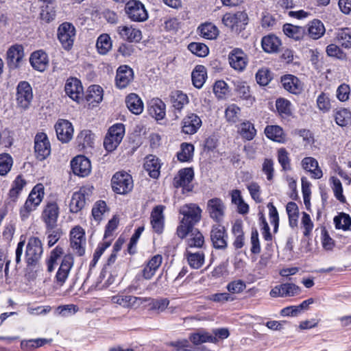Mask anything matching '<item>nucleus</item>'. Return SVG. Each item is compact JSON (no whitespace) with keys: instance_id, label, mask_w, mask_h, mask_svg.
<instances>
[{"instance_id":"2","label":"nucleus","mask_w":351,"mask_h":351,"mask_svg":"<svg viewBox=\"0 0 351 351\" xmlns=\"http://www.w3.org/2000/svg\"><path fill=\"white\" fill-rule=\"evenodd\" d=\"M60 208L56 200H46L43 206L40 219L45 224V229L55 228L58 226V220Z\"/></svg>"},{"instance_id":"7","label":"nucleus","mask_w":351,"mask_h":351,"mask_svg":"<svg viewBox=\"0 0 351 351\" xmlns=\"http://www.w3.org/2000/svg\"><path fill=\"white\" fill-rule=\"evenodd\" d=\"M125 11L128 17L132 21L143 22L148 19V13L145 5L138 0L127 2Z\"/></svg>"},{"instance_id":"41","label":"nucleus","mask_w":351,"mask_h":351,"mask_svg":"<svg viewBox=\"0 0 351 351\" xmlns=\"http://www.w3.org/2000/svg\"><path fill=\"white\" fill-rule=\"evenodd\" d=\"M171 101L173 108L180 112L184 106L189 104V101L186 94L181 90H176L172 92L171 95Z\"/></svg>"},{"instance_id":"50","label":"nucleus","mask_w":351,"mask_h":351,"mask_svg":"<svg viewBox=\"0 0 351 351\" xmlns=\"http://www.w3.org/2000/svg\"><path fill=\"white\" fill-rule=\"evenodd\" d=\"M96 47L100 54H106L112 47L110 37L106 34L100 35L97 38Z\"/></svg>"},{"instance_id":"6","label":"nucleus","mask_w":351,"mask_h":351,"mask_svg":"<svg viewBox=\"0 0 351 351\" xmlns=\"http://www.w3.org/2000/svg\"><path fill=\"white\" fill-rule=\"evenodd\" d=\"M70 246L77 256H83L85 253L86 239L85 231L80 226H75L70 232Z\"/></svg>"},{"instance_id":"19","label":"nucleus","mask_w":351,"mask_h":351,"mask_svg":"<svg viewBox=\"0 0 351 351\" xmlns=\"http://www.w3.org/2000/svg\"><path fill=\"white\" fill-rule=\"evenodd\" d=\"M230 65L236 71H242L247 64V56L239 48L232 49L228 56Z\"/></svg>"},{"instance_id":"40","label":"nucleus","mask_w":351,"mask_h":351,"mask_svg":"<svg viewBox=\"0 0 351 351\" xmlns=\"http://www.w3.org/2000/svg\"><path fill=\"white\" fill-rule=\"evenodd\" d=\"M206 69L203 65H197L191 73L193 84L195 87L200 88L203 86L206 77Z\"/></svg>"},{"instance_id":"38","label":"nucleus","mask_w":351,"mask_h":351,"mask_svg":"<svg viewBox=\"0 0 351 351\" xmlns=\"http://www.w3.org/2000/svg\"><path fill=\"white\" fill-rule=\"evenodd\" d=\"M262 47L267 53H275L279 49L281 45L280 40L274 35L264 36L262 39Z\"/></svg>"},{"instance_id":"5","label":"nucleus","mask_w":351,"mask_h":351,"mask_svg":"<svg viewBox=\"0 0 351 351\" xmlns=\"http://www.w3.org/2000/svg\"><path fill=\"white\" fill-rule=\"evenodd\" d=\"M111 184L113 191L121 195H125L133 189L132 176L126 172H117L112 178Z\"/></svg>"},{"instance_id":"53","label":"nucleus","mask_w":351,"mask_h":351,"mask_svg":"<svg viewBox=\"0 0 351 351\" xmlns=\"http://www.w3.org/2000/svg\"><path fill=\"white\" fill-rule=\"evenodd\" d=\"M241 115V109L236 104L229 105L225 110V117L230 123H235L239 121Z\"/></svg>"},{"instance_id":"20","label":"nucleus","mask_w":351,"mask_h":351,"mask_svg":"<svg viewBox=\"0 0 351 351\" xmlns=\"http://www.w3.org/2000/svg\"><path fill=\"white\" fill-rule=\"evenodd\" d=\"M202 119L197 114L189 113L182 121V131L186 134H194L202 126Z\"/></svg>"},{"instance_id":"10","label":"nucleus","mask_w":351,"mask_h":351,"mask_svg":"<svg viewBox=\"0 0 351 351\" xmlns=\"http://www.w3.org/2000/svg\"><path fill=\"white\" fill-rule=\"evenodd\" d=\"M16 97L17 104L20 108L23 109L29 108L33 99V93L32 88L27 82H19L16 88Z\"/></svg>"},{"instance_id":"47","label":"nucleus","mask_w":351,"mask_h":351,"mask_svg":"<svg viewBox=\"0 0 351 351\" xmlns=\"http://www.w3.org/2000/svg\"><path fill=\"white\" fill-rule=\"evenodd\" d=\"M52 342V339L38 338L29 340H23L21 342V348L23 350H30L40 348Z\"/></svg>"},{"instance_id":"49","label":"nucleus","mask_w":351,"mask_h":351,"mask_svg":"<svg viewBox=\"0 0 351 351\" xmlns=\"http://www.w3.org/2000/svg\"><path fill=\"white\" fill-rule=\"evenodd\" d=\"M198 30L202 37L208 40L215 39L219 32L217 27L210 23L200 25Z\"/></svg>"},{"instance_id":"46","label":"nucleus","mask_w":351,"mask_h":351,"mask_svg":"<svg viewBox=\"0 0 351 351\" xmlns=\"http://www.w3.org/2000/svg\"><path fill=\"white\" fill-rule=\"evenodd\" d=\"M186 256L189 265L193 269L200 268L204 263V254L202 252H191L186 250Z\"/></svg>"},{"instance_id":"8","label":"nucleus","mask_w":351,"mask_h":351,"mask_svg":"<svg viewBox=\"0 0 351 351\" xmlns=\"http://www.w3.org/2000/svg\"><path fill=\"white\" fill-rule=\"evenodd\" d=\"M210 238L214 248L221 250L226 249L228 235L223 226L221 224L212 226Z\"/></svg>"},{"instance_id":"62","label":"nucleus","mask_w":351,"mask_h":351,"mask_svg":"<svg viewBox=\"0 0 351 351\" xmlns=\"http://www.w3.org/2000/svg\"><path fill=\"white\" fill-rule=\"evenodd\" d=\"M89 93L87 99L91 102L99 103L103 99V90L98 85H93L89 87Z\"/></svg>"},{"instance_id":"27","label":"nucleus","mask_w":351,"mask_h":351,"mask_svg":"<svg viewBox=\"0 0 351 351\" xmlns=\"http://www.w3.org/2000/svg\"><path fill=\"white\" fill-rule=\"evenodd\" d=\"M162 262V257L156 254L148 260L141 271V275L145 280H150L156 274Z\"/></svg>"},{"instance_id":"22","label":"nucleus","mask_w":351,"mask_h":351,"mask_svg":"<svg viewBox=\"0 0 351 351\" xmlns=\"http://www.w3.org/2000/svg\"><path fill=\"white\" fill-rule=\"evenodd\" d=\"M73 173L81 177L87 176L91 170L90 160L84 156H77L71 162Z\"/></svg>"},{"instance_id":"21","label":"nucleus","mask_w":351,"mask_h":351,"mask_svg":"<svg viewBox=\"0 0 351 351\" xmlns=\"http://www.w3.org/2000/svg\"><path fill=\"white\" fill-rule=\"evenodd\" d=\"M180 213L183 215L182 219L195 225L201 219L202 209L195 204H184L180 208Z\"/></svg>"},{"instance_id":"23","label":"nucleus","mask_w":351,"mask_h":351,"mask_svg":"<svg viewBox=\"0 0 351 351\" xmlns=\"http://www.w3.org/2000/svg\"><path fill=\"white\" fill-rule=\"evenodd\" d=\"M300 289L293 283H284L275 286L269 293L273 298L276 297H291L299 294Z\"/></svg>"},{"instance_id":"18","label":"nucleus","mask_w":351,"mask_h":351,"mask_svg":"<svg viewBox=\"0 0 351 351\" xmlns=\"http://www.w3.org/2000/svg\"><path fill=\"white\" fill-rule=\"evenodd\" d=\"M24 57V49L21 45L11 46L7 51L8 66L15 69L21 66Z\"/></svg>"},{"instance_id":"48","label":"nucleus","mask_w":351,"mask_h":351,"mask_svg":"<svg viewBox=\"0 0 351 351\" xmlns=\"http://www.w3.org/2000/svg\"><path fill=\"white\" fill-rule=\"evenodd\" d=\"M283 32L288 37L292 38L295 40H300L302 38L305 29L302 27L285 24L283 25Z\"/></svg>"},{"instance_id":"61","label":"nucleus","mask_w":351,"mask_h":351,"mask_svg":"<svg viewBox=\"0 0 351 351\" xmlns=\"http://www.w3.org/2000/svg\"><path fill=\"white\" fill-rule=\"evenodd\" d=\"M188 49L199 57H205L209 52L208 47L205 44L200 43H191L189 45Z\"/></svg>"},{"instance_id":"11","label":"nucleus","mask_w":351,"mask_h":351,"mask_svg":"<svg viewBox=\"0 0 351 351\" xmlns=\"http://www.w3.org/2000/svg\"><path fill=\"white\" fill-rule=\"evenodd\" d=\"M247 14L241 11L235 13H227L222 18L223 23L236 32L243 29L247 24Z\"/></svg>"},{"instance_id":"37","label":"nucleus","mask_w":351,"mask_h":351,"mask_svg":"<svg viewBox=\"0 0 351 351\" xmlns=\"http://www.w3.org/2000/svg\"><path fill=\"white\" fill-rule=\"evenodd\" d=\"M265 136L276 142L283 143L286 141V135L282 128L278 125H267L265 128Z\"/></svg>"},{"instance_id":"64","label":"nucleus","mask_w":351,"mask_h":351,"mask_svg":"<svg viewBox=\"0 0 351 351\" xmlns=\"http://www.w3.org/2000/svg\"><path fill=\"white\" fill-rule=\"evenodd\" d=\"M77 311L78 307L75 304L61 305L56 308V314L65 317L74 315Z\"/></svg>"},{"instance_id":"32","label":"nucleus","mask_w":351,"mask_h":351,"mask_svg":"<svg viewBox=\"0 0 351 351\" xmlns=\"http://www.w3.org/2000/svg\"><path fill=\"white\" fill-rule=\"evenodd\" d=\"M302 167L311 173V178L319 179L322 177L323 173L319 167L317 160L313 157H306L302 160Z\"/></svg>"},{"instance_id":"1","label":"nucleus","mask_w":351,"mask_h":351,"mask_svg":"<svg viewBox=\"0 0 351 351\" xmlns=\"http://www.w3.org/2000/svg\"><path fill=\"white\" fill-rule=\"evenodd\" d=\"M45 195V188L42 184L34 186L24 205L20 209V217L23 221L27 219L30 214L36 210Z\"/></svg>"},{"instance_id":"60","label":"nucleus","mask_w":351,"mask_h":351,"mask_svg":"<svg viewBox=\"0 0 351 351\" xmlns=\"http://www.w3.org/2000/svg\"><path fill=\"white\" fill-rule=\"evenodd\" d=\"M317 106L324 113L328 112L331 109L330 99L328 94L322 93L317 98Z\"/></svg>"},{"instance_id":"24","label":"nucleus","mask_w":351,"mask_h":351,"mask_svg":"<svg viewBox=\"0 0 351 351\" xmlns=\"http://www.w3.org/2000/svg\"><path fill=\"white\" fill-rule=\"evenodd\" d=\"M111 301L125 308H138L143 302H147V299L133 295H114L111 298Z\"/></svg>"},{"instance_id":"44","label":"nucleus","mask_w":351,"mask_h":351,"mask_svg":"<svg viewBox=\"0 0 351 351\" xmlns=\"http://www.w3.org/2000/svg\"><path fill=\"white\" fill-rule=\"evenodd\" d=\"M64 250L62 247L58 245L51 252L49 258L46 261L47 271L52 272L56 265H58V261L62 256Z\"/></svg>"},{"instance_id":"4","label":"nucleus","mask_w":351,"mask_h":351,"mask_svg":"<svg viewBox=\"0 0 351 351\" xmlns=\"http://www.w3.org/2000/svg\"><path fill=\"white\" fill-rule=\"evenodd\" d=\"M125 134V127L122 123H116L111 126L104 141L105 149L110 152L114 151L121 143Z\"/></svg>"},{"instance_id":"15","label":"nucleus","mask_w":351,"mask_h":351,"mask_svg":"<svg viewBox=\"0 0 351 351\" xmlns=\"http://www.w3.org/2000/svg\"><path fill=\"white\" fill-rule=\"evenodd\" d=\"M93 187H82L77 192H75L71 197L69 204L70 211L73 213H77L80 211L86 204L85 195L92 193Z\"/></svg>"},{"instance_id":"45","label":"nucleus","mask_w":351,"mask_h":351,"mask_svg":"<svg viewBox=\"0 0 351 351\" xmlns=\"http://www.w3.org/2000/svg\"><path fill=\"white\" fill-rule=\"evenodd\" d=\"M334 118L336 123L345 127L351 124V112L346 108H340L334 112Z\"/></svg>"},{"instance_id":"34","label":"nucleus","mask_w":351,"mask_h":351,"mask_svg":"<svg viewBox=\"0 0 351 351\" xmlns=\"http://www.w3.org/2000/svg\"><path fill=\"white\" fill-rule=\"evenodd\" d=\"M144 169L150 177L158 178L160 175V163L158 158L154 156L149 155L145 158Z\"/></svg>"},{"instance_id":"63","label":"nucleus","mask_w":351,"mask_h":351,"mask_svg":"<svg viewBox=\"0 0 351 351\" xmlns=\"http://www.w3.org/2000/svg\"><path fill=\"white\" fill-rule=\"evenodd\" d=\"M107 206L104 201H97L93 206L92 209V215L94 219L99 222L104 213L106 211Z\"/></svg>"},{"instance_id":"30","label":"nucleus","mask_w":351,"mask_h":351,"mask_svg":"<svg viewBox=\"0 0 351 351\" xmlns=\"http://www.w3.org/2000/svg\"><path fill=\"white\" fill-rule=\"evenodd\" d=\"M281 82L284 88L292 94L298 95L302 91V82L293 75H287L282 77Z\"/></svg>"},{"instance_id":"12","label":"nucleus","mask_w":351,"mask_h":351,"mask_svg":"<svg viewBox=\"0 0 351 351\" xmlns=\"http://www.w3.org/2000/svg\"><path fill=\"white\" fill-rule=\"evenodd\" d=\"M36 157L39 160H44L51 153V145L46 134L38 133L34 139Z\"/></svg>"},{"instance_id":"3","label":"nucleus","mask_w":351,"mask_h":351,"mask_svg":"<svg viewBox=\"0 0 351 351\" xmlns=\"http://www.w3.org/2000/svg\"><path fill=\"white\" fill-rule=\"evenodd\" d=\"M43 253L41 241L38 237H32L26 245L25 259L27 266L35 267L38 264Z\"/></svg>"},{"instance_id":"31","label":"nucleus","mask_w":351,"mask_h":351,"mask_svg":"<svg viewBox=\"0 0 351 351\" xmlns=\"http://www.w3.org/2000/svg\"><path fill=\"white\" fill-rule=\"evenodd\" d=\"M29 62L34 69L43 72L49 63L47 54L43 50L36 51L32 53Z\"/></svg>"},{"instance_id":"58","label":"nucleus","mask_w":351,"mask_h":351,"mask_svg":"<svg viewBox=\"0 0 351 351\" xmlns=\"http://www.w3.org/2000/svg\"><path fill=\"white\" fill-rule=\"evenodd\" d=\"M194 224L186 221L184 219H182L180 222L179 226L176 230V234L178 237L180 239H184L186 236H188L193 230Z\"/></svg>"},{"instance_id":"39","label":"nucleus","mask_w":351,"mask_h":351,"mask_svg":"<svg viewBox=\"0 0 351 351\" xmlns=\"http://www.w3.org/2000/svg\"><path fill=\"white\" fill-rule=\"evenodd\" d=\"M237 132L247 141L252 140L256 135V130L254 124L249 121H245L240 123L237 128Z\"/></svg>"},{"instance_id":"17","label":"nucleus","mask_w":351,"mask_h":351,"mask_svg":"<svg viewBox=\"0 0 351 351\" xmlns=\"http://www.w3.org/2000/svg\"><path fill=\"white\" fill-rule=\"evenodd\" d=\"M194 176V172L191 168L180 169L174 177L173 184L174 187H182L184 190L190 191L192 190L191 182Z\"/></svg>"},{"instance_id":"59","label":"nucleus","mask_w":351,"mask_h":351,"mask_svg":"<svg viewBox=\"0 0 351 351\" xmlns=\"http://www.w3.org/2000/svg\"><path fill=\"white\" fill-rule=\"evenodd\" d=\"M13 160L8 154H0V175H6L11 169Z\"/></svg>"},{"instance_id":"33","label":"nucleus","mask_w":351,"mask_h":351,"mask_svg":"<svg viewBox=\"0 0 351 351\" xmlns=\"http://www.w3.org/2000/svg\"><path fill=\"white\" fill-rule=\"evenodd\" d=\"M165 104L160 99H152L148 107L149 114L157 120H162L166 114Z\"/></svg>"},{"instance_id":"29","label":"nucleus","mask_w":351,"mask_h":351,"mask_svg":"<svg viewBox=\"0 0 351 351\" xmlns=\"http://www.w3.org/2000/svg\"><path fill=\"white\" fill-rule=\"evenodd\" d=\"M165 206L159 205L156 206L151 213V224L153 230L157 234H161L164 229L165 217L163 211Z\"/></svg>"},{"instance_id":"55","label":"nucleus","mask_w":351,"mask_h":351,"mask_svg":"<svg viewBox=\"0 0 351 351\" xmlns=\"http://www.w3.org/2000/svg\"><path fill=\"white\" fill-rule=\"evenodd\" d=\"M25 185L26 181L21 176H18L13 182L12 188L10 190V197L15 200Z\"/></svg>"},{"instance_id":"14","label":"nucleus","mask_w":351,"mask_h":351,"mask_svg":"<svg viewBox=\"0 0 351 351\" xmlns=\"http://www.w3.org/2000/svg\"><path fill=\"white\" fill-rule=\"evenodd\" d=\"M73 264L74 258L72 254H67L63 256L55 278L57 285L62 286L64 284Z\"/></svg>"},{"instance_id":"13","label":"nucleus","mask_w":351,"mask_h":351,"mask_svg":"<svg viewBox=\"0 0 351 351\" xmlns=\"http://www.w3.org/2000/svg\"><path fill=\"white\" fill-rule=\"evenodd\" d=\"M206 211L213 220L217 223H220L223 221L225 215V204L220 198H212L207 202Z\"/></svg>"},{"instance_id":"16","label":"nucleus","mask_w":351,"mask_h":351,"mask_svg":"<svg viewBox=\"0 0 351 351\" xmlns=\"http://www.w3.org/2000/svg\"><path fill=\"white\" fill-rule=\"evenodd\" d=\"M58 139L62 143L69 142L73 135L72 123L66 119H59L55 125Z\"/></svg>"},{"instance_id":"25","label":"nucleus","mask_w":351,"mask_h":351,"mask_svg":"<svg viewBox=\"0 0 351 351\" xmlns=\"http://www.w3.org/2000/svg\"><path fill=\"white\" fill-rule=\"evenodd\" d=\"M133 70L127 65H121L117 71L116 86L120 89L124 88L133 80Z\"/></svg>"},{"instance_id":"42","label":"nucleus","mask_w":351,"mask_h":351,"mask_svg":"<svg viewBox=\"0 0 351 351\" xmlns=\"http://www.w3.org/2000/svg\"><path fill=\"white\" fill-rule=\"evenodd\" d=\"M93 142L94 136L90 130L82 131L76 138V143L80 149L92 147Z\"/></svg>"},{"instance_id":"36","label":"nucleus","mask_w":351,"mask_h":351,"mask_svg":"<svg viewBox=\"0 0 351 351\" xmlns=\"http://www.w3.org/2000/svg\"><path fill=\"white\" fill-rule=\"evenodd\" d=\"M125 104L128 110L134 114H140L143 110V103L135 93H130L126 97Z\"/></svg>"},{"instance_id":"51","label":"nucleus","mask_w":351,"mask_h":351,"mask_svg":"<svg viewBox=\"0 0 351 351\" xmlns=\"http://www.w3.org/2000/svg\"><path fill=\"white\" fill-rule=\"evenodd\" d=\"M337 41L344 48L351 47V29L344 28L339 29L336 34Z\"/></svg>"},{"instance_id":"54","label":"nucleus","mask_w":351,"mask_h":351,"mask_svg":"<svg viewBox=\"0 0 351 351\" xmlns=\"http://www.w3.org/2000/svg\"><path fill=\"white\" fill-rule=\"evenodd\" d=\"M190 339L191 341L196 345L205 342L216 343V337H213V335L207 332H200L193 334Z\"/></svg>"},{"instance_id":"9","label":"nucleus","mask_w":351,"mask_h":351,"mask_svg":"<svg viewBox=\"0 0 351 351\" xmlns=\"http://www.w3.org/2000/svg\"><path fill=\"white\" fill-rule=\"evenodd\" d=\"M75 37V28L70 23H62L58 29V38L66 50H69L74 42Z\"/></svg>"},{"instance_id":"43","label":"nucleus","mask_w":351,"mask_h":351,"mask_svg":"<svg viewBox=\"0 0 351 351\" xmlns=\"http://www.w3.org/2000/svg\"><path fill=\"white\" fill-rule=\"evenodd\" d=\"M204 237L197 228L193 230L186 239L187 247L189 248H202L204 245Z\"/></svg>"},{"instance_id":"28","label":"nucleus","mask_w":351,"mask_h":351,"mask_svg":"<svg viewBox=\"0 0 351 351\" xmlns=\"http://www.w3.org/2000/svg\"><path fill=\"white\" fill-rule=\"evenodd\" d=\"M64 90L66 95L76 101H78L83 95V88L81 82L75 77L67 80Z\"/></svg>"},{"instance_id":"56","label":"nucleus","mask_w":351,"mask_h":351,"mask_svg":"<svg viewBox=\"0 0 351 351\" xmlns=\"http://www.w3.org/2000/svg\"><path fill=\"white\" fill-rule=\"evenodd\" d=\"M147 301H150L149 305L150 306V309L152 311H156L158 313H162L165 311V310L167 308L169 304V300L167 298H157V299H152L147 298Z\"/></svg>"},{"instance_id":"57","label":"nucleus","mask_w":351,"mask_h":351,"mask_svg":"<svg viewBox=\"0 0 351 351\" xmlns=\"http://www.w3.org/2000/svg\"><path fill=\"white\" fill-rule=\"evenodd\" d=\"M334 223L337 229L347 230L351 226V217L349 215L341 213L339 215L335 217Z\"/></svg>"},{"instance_id":"35","label":"nucleus","mask_w":351,"mask_h":351,"mask_svg":"<svg viewBox=\"0 0 351 351\" xmlns=\"http://www.w3.org/2000/svg\"><path fill=\"white\" fill-rule=\"evenodd\" d=\"M325 32L326 29L323 23L318 19H314L307 25L308 35L314 40L320 38L324 36Z\"/></svg>"},{"instance_id":"26","label":"nucleus","mask_w":351,"mask_h":351,"mask_svg":"<svg viewBox=\"0 0 351 351\" xmlns=\"http://www.w3.org/2000/svg\"><path fill=\"white\" fill-rule=\"evenodd\" d=\"M117 32L121 38L130 43H138L142 39L141 30L132 25H119L117 28Z\"/></svg>"},{"instance_id":"52","label":"nucleus","mask_w":351,"mask_h":351,"mask_svg":"<svg viewBox=\"0 0 351 351\" xmlns=\"http://www.w3.org/2000/svg\"><path fill=\"white\" fill-rule=\"evenodd\" d=\"M194 147L192 144L183 143L181 144V150L177 154L178 159L181 162L189 161L193 155Z\"/></svg>"}]
</instances>
